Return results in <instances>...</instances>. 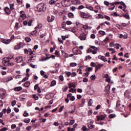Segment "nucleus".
Masks as SVG:
<instances>
[{
    "mask_svg": "<svg viewBox=\"0 0 131 131\" xmlns=\"http://www.w3.org/2000/svg\"><path fill=\"white\" fill-rule=\"evenodd\" d=\"M37 10L38 12L43 13V12H46V10H47V6H46V5L44 4H40L38 5Z\"/></svg>",
    "mask_w": 131,
    "mask_h": 131,
    "instance_id": "f257e3e1",
    "label": "nucleus"
},
{
    "mask_svg": "<svg viewBox=\"0 0 131 131\" xmlns=\"http://www.w3.org/2000/svg\"><path fill=\"white\" fill-rule=\"evenodd\" d=\"M2 63L4 66H10V58H4Z\"/></svg>",
    "mask_w": 131,
    "mask_h": 131,
    "instance_id": "f03ea898",
    "label": "nucleus"
},
{
    "mask_svg": "<svg viewBox=\"0 0 131 131\" xmlns=\"http://www.w3.org/2000/svg\"><path fill=\"white\" fill-rule=\"evenodd\" d=\"M62 7H69L70 6V1L69 0H64L61 2Z\"/></svg>",
    "mask_w": 131,
    "mask_h": 131,
    "instance_id": "7ed1b4c3",
    "label": "nucleus"
},
{
    "mask_svg": "<svg viewBox=\"0 0 131 131\" xmlns=\"http://www.w3.org/2000/svg\"><path fill=\"white\" fill-rule=\"evenodd\" d=\"M104 78H106V81L108 82V83H111V84H112L114 82L113 81H111V77L109 76L108 74L104 75Z\"/></svg>",
    "mask_w": 131,
    "mask_h": 131,
    "instance_id": "20e7f679",
    "label": "nucleus"
},
{
    "mask_svg": "<svg viewBox=\"0 0 131 131\" xmlns=\"http://www.w3.org/2000/svg\"><path fill=\"white\" fill-rule=\"evenodd\" d=\"M80 16L81 18H83L84 19H89V18H90V15L84 12H80Z\"/></svg>",
    "mask_w": 131,
    "mask_h": 131,
    "instance_id": "39448f33",
    "label": "nucleus"
},
{
    "mask_svg": "<svg viewBox=\"0 0 131 131\" xmlns=\"http://www.w3.org/2000/svg\"><path fill=\"white\" fill-rule=\"evenodd\" d=\"M106 118V115H101L97 116V121L104 120Z\"/></svg>",
    "mask_w": 131,
    "mask_h": 131,
    "instance_id": "423d86ee",
    "label": "nucleus"
},
{
    "mask_svg": "<svg viewBox=\"0 0 131 131\" xmlns=\"http://www.w3.org/2000/svg\"><path fill=\"white\" fill-rule=\"evenodd\" d=\"M67 98H68V99H70V101H74V100H75V97L72 96V94L71 93H69L67 95Z\"/></svg>",
    "mask_w": 131,
    "mask_h": 131,
    "instance_id": "0eeeda50",
    "label": "nucleus"
},
{
    "mask_svg": "<svg viewBox=\"0 0 131 131\" xmlns=\"http://www.w3.org/2000/svg\"><path fill=\"white\" fill-rule=\"evenodd\" d=\"M0 96L2 99H5V97H6V91H5V90H1L0 91Z\"/></svg>",
    "mask_w": 131,
    "mask_h": 131,
    "instance_id": "6e6552de",
    "label": "nucleus"
},
{
    "mask_svg": "<svg viewBox=\"0 0 131 131\" xmlns=\"http://www.w3.org/2000/svg\"><path fill=\"white\" fill-rule=\"evenodd\" d=\"M35 60V55L34 54H32L30 55V59H29V62H34Z\"/></svg>",
    "mask_w": 131,
    "mask_h": 131,
    "instance_id": "1a4fd4ad",
    "label": "nucleus"
},
{
    "mask_svg": "<svg viewBox=\"0 0 131 131\" xmlns=\"http://www.w3.org/2000/svg\"><path fill=\"white\" fill-rule=\"evenodd\" d=\"M20 18H22L23 20H24L25 18H26V15L25 14V13L23 11H21L20 12Z\"/></svg>",
    "mask_w": 131,
    "mask_h": 131,
    "instance_id": "9d476101",
    "label": "nucleus"
},
{
    "mask_svg": "<svg viewBox=\"0 0 131 131\" xmlns=\"http://www.w3.org/2000/svg\"><path fill=\"white\" fill-rule=\"evenodd\" d=\"M124 96L126 98H130V93H129V90H126L124 93Z\"/></svg>",
    "mask_w": 131,
    "mask_h": 131,
    "instance_id": "9b49d317",
    "label": "nucleus"
},
{
    "mask_svg": "<svg viewBox=\"0 0 131 131\" xmlns=\"http://www.w3.org/2000/svg\"><path fill=\"white\" fill-rule=\"evenodd\" d=\"M47 20H48V22H53V21H54V20H55V16H48Z\"/></svg>",
    "mask_w": 131,
    "mask_h": 131,
    "instance_id": "f8f14e48",
    "label": "nucleus"
},
{
    "mask_svg": "<svg viewBox=\"0 0 131 131\" xmlns=\"http://www.w3.org/2000/svg\"><path fill=\"white\" fill-rule=\"evenodd\" d=\"M4 11L7 15H10L11 14V10H10V8L8 7H5L4 8Z\"/></svg>",
    "mask_w": 131,
    "mask_h": 131,
    "instance_id": "ddd939ff",
    "label": "nucleus"
},
{
    "mask_svg": "<svg viewBox=\"0 0 131 131\" xmlns=\"http://www.w3.org/2000/svg\"><path fill=\"white\" fill-rule=\"evenodd\" d=\"M23 89L21 86H17L14 88V91L15 92H20V91H22Z\"/></svg>",
    "mask_w": 131,
    "mask_h": 131,
    "instance_id": "4468645a",
    "label": "nucleus"
},
{
    "mask_svg": "<svg viewBox=\"0 0 131 131\" xmlns=\"http://www.w3.org/2000/svg\"><path fill=\"white\" fill-rule=\"evenodd\" d=\"M71 108L72 109V111H69L68 112L69 113H70L71 114H73V113L75 111V106L72 105L71 106Z\"/></svg>",
    "mask_w": 131,
    "mask_h": 131,
    "instance_id": "2eb2a0df",
    "label": "nucleus"
},
{
    "mask_svg": "<svg viewBox=\"0 0 131 131\" xmlns=\"http://www.w3.org/2000/svg\"><path fill=\"white\" fill-rule=\"evenodd\" d=\"M74 55H78V49L74 48L72 49Z\"/></svg>",
    "mask_w": 131,
    "mask_h": 131,
    "instance_id": "dca6fc26",
    "label": "nucleus"
},
{
    "mask_svg": "<svg viewBox=\"0 0 131 131\" xmlns=\"http://www.w3.org/2000/svg\"><path fill=\"white\" fill-rule=\"evenodd\" d=\"M98 59H100V60H102V61H104V62H106L107 61V59H106V58L101 55L98 56Z\"/></svg>",
    "mask_w": 131,
    "mask_h": 131,
    "instance_id": "f3484780",
    "label": "nucleus"
},
{
    "mask_svg": "<svg viewBox=\"0 0 131 131\" xmlns=\"http://www.w3.org/2000/svg\"><path fill=\"white\" fill-rule=\"evenodd\" d=\"M15 61L16 63H20L22 61V57H16L15 58Z\"/></svg>",
    "mask_w": 131,
    "mask_h": 131,
    "instance_id": "a211bd4d",
    "label": "nucleus"
},
{
    "mask_svg": "<svg viewBox=\"0 0 131 131\" xmlns=\"http://www.w3.org/2000/svg\"><path fill=\"white\" fill-rule=\"evenodd\" d=\"M11 80H13V78H12V77H9L6 78L5 82H9V81H11Z\"/></svg>",
    "mask_w": 131,
    "mask_h": 131,
    "instance_id": "6ab92c4d",
    "label": "nucleus"
},
{
    "mask_svg": "<svg viewBox=\"0 0 131 131\" xmlns=\"http://www.w3.org/2000/svg\"><path fill=\"white\" fill-rule=\"evenodd\" d=\"M79 38L81 40H85L86 38V36H85V34L84 35L80 36Z\"/></svg>",
    "mask_w": 131,
    "mask_h": 131,
    "instance_id": "aec40b11",
    "label": "nucleus"
},
{
    "mask_svg": "<svg viewBox=\"0 0 131 131\" xmlns=\"http://www.w3.org/2000/svg\"><path fill=\"white\" fill-rule=\"evenodd\" d=\"M42 27V25L40 24L37 25L36 27H35V30H37L38 29H40V28H41Z\"/></svg>",
    "mask_w": 131,
    "mask_h": 131,
    "instance_id": "412c9836",
    "label": "nucleus"
},
{
    "mask_svg": "<svg viewBox=\"0 0 131 131\" xmlns=\"http://www.w3.org/2000/svg\"><path fill=\"white\" fill-rule=\"evenodd\" d=\"M88 127L90 129H92V128H95V125L89 124L88 125Z\"/></svg>",
    "mask_w": 131,
    "mask_h": 131,
    "instance_id": "4be33fe9",
    "label": "nucleus"
},
{
    "mask_svg": "<svg viewBox=\"0 0 131 131\" xmlns=\"http://www.w3.org/2000/svg\"><path fill=\"white\" fill-rule=\"evenodd\" d=\"M108 117L110 119L114 118L116 117V115L115 114H112L108 116Z\"/></svg>",
    "mask_w": 131,
    "mask_h": 131,
    "instance_id": "5701e85b",
    "label": "nucleus"
},
{
    "mask_svg": "<svg viewBox=\"0 0 131 131\" xmlns=\"http://www.w3.org/2000/svg\"><path fill=\"white\" fill-rule=\"evenodd\" d=\"M36 33H37V31L34 30L30 33V35H33L34 36H36Z\"/></svg>",
    "mask_w": 131,
    "mask_h": 131,
    "instance_id": "b1692460",
    "label": "nucleus"
},
{
    "mask_svg": "<svg viewBox=\"0 0 131 131\" xmlns=\"http://www.w3.org/2000/svg\"><path fill=\"white\" fill-rule=\"evenodd\" d=\"M119 37L120 38H127V35H123L122 34H120V35L119 36Z\"/></svg>",
    "mask_w": 131,
    "mask_h": 131,
    "instance_id": "393cba45",
    "label": "nucleus"
},
{
    "mask_svg": "<svg viewBox=\"0 0 131 131\" xmlns=\"http://www.w3.org/2000/svg\"><path fill=\"white\" fill-rule=\"evenodd\" d=\"M56 2L54 0H50L49 2V3L50 5H51L52 6H53V5H55V4H56Z\"/></svg>",
    "mask_w": 131,
    "mask_h": 131,
    "instance_id": "a878e982",
    "label": "nucleus"
},
{
    "mask_svg": "<svg viewBox=\"0 0 131 131\" xmlns=\"http://www.w3.org/2000/svg\"><path fill=\"white\" fill-rule=\"evenodd\" d=\"M62 55L64 56V58H68V54L66 53L65 52L61 51Z\"/></svg>",
    "mask_w": 131,
    "mask_h": 131,
    "instance_id": "bb28decb",
    "label": "nucleus"
},
{
    "mask_svg": "<svg viewBox=\"0 0 131 131\" xmlns=\"http://www.w3.org/2000/svg\"><path fill=\"white\" fill-rule=\"evenodd\" d=\"M25 40L27 42H30V41H31V39L30 38V37H26L25 38Z\"/></svg>",
    "mask_w": 131,
    "mask_h": 131,
    "instance_id": "cd10ccee",
    "label": "nucleus"
},
{
    "mask_svg": "<svg viewBox=\"0 0 131 131\" xmlns=\"http://www.w3.org/2000/svg\"><path fill=\"white\" fill-rule=\"evenodd\" d=\"M11 39H6L4 43H5V45H9L11 43Z\"/></svg>",
    "mask_w": 131,
    "mask_h": 131,
    "instance_id": "c85d7f7f",
    "label": "nucleus"
},
{
    "mask_svg": "<svg viewBox=\"0 0 131 131\" xmlns=\"http://www.w3.org/2000/svg\"><path fill=\"white\" fill-rule=\"evenodd\" d=\"M56 83H57V82L55 80H53L51 83L50 86H54V85H56Z\"/></svg>",
    "mask_w": 131,
    "mask_h": 131,
    "instance_id": "c756f323",
    "label": "nucleus"
},
{
    "mask_svg": "<svg viewBox=\"0 0 131 131\" xmlns=\"http://www.w3.org/2000/svg\"><path fill=\"white\" fill-rule=\"evenodd\" d=\"M71 67H76V66H77V63L75 62H71L70 63Z\"/></svg>",
    "mask_w": 131,
    "mask_h": 131,
    "instance_id": "7c9ffc66",
    "label": "nucleus"
},
{
    "mask_svg": "<svg viewBox=\"0 0 131 131\" xmlns=\"http://www.w3.org/2000/svg\"><path fill=\"white\" fill-rule=\"evenodd\" d=\"M68 17L69 18H73V17H74V14L71 12H70L68 13Z\"/></svg>",
    "mask_w": 131,
    "mask_h": 131,
    "instance_id": "2f4dec72",
    "label": "nucleus"
},
{
    "mask_svg": "<svg viewBox=\"0 0 131 131\" xmlns=\"http://www.w3.org/2000/svg\"><path fill=\"white\" fill-rule=\"evenodd\" d=\"M29 85H30V82L27 81L25 83V86H26V88L29 87Z\"/></svg>",
    "mask_w": 131,
    "mask_h": 131,
    "instance_id": "473e14b6",
    "label": "nucleus"
},
{
    "mask_svg": "<svg viewBox=\"0 0 131 131\" xmlns=\"http://www.w3.org/2000/svg\"><path fill=\"white\" fill-rule=\"evenodd\" d=\"M69 93H75L76 92V89L73 88H70Z\"/></svg>",
    "mask_w": 131,
    "mask_h": 131,
    "instance_id": "72a5a7b5",
    "label": "nucleus"
},
{
    "mask_svg": "<svg viewBox=\"0 0 131 131\" xmlns=\"http://www.w3.org/2000/svg\"><path fill=\"white\" fill-rule=\"evenodd\" d=\"M81 129H82V130H83V131H88V130H89V128H88L87 127H86V126H82V127L81 128Z\"/></svg>",
    "mask_w": 131,
    "mask_h": 131,
    "instance_id": "f704fd0d",
    "label": "nucleus"
},
{
    "mask_svg": "<svg viewBox=\"0 0 131 131\" xmlns=\"http://www.w3.org/2000/svg\"><path fill=\"white\" fill-rule=\"evenodd\" d=\"M55 50H56V46H54L53 47L50 48V53H53Z\"/></svg>",
    "mask_w": 131,
    "mask_h": 131,
    "instance_id": "c9c22d12",
    "label": "nucleus"
},
{
    "mask_svg": "<svg viewBox=\"0 0 131 131\" xmlns=\"http://www.w3.org/2000/svg\"><path fill=\"white\" fill-rule=\"evenodd\" d=\"M116 27H117V28H118L119 29H123V26L120 25H116Z\"/></svg>",
    "mask_w": 131,
    "mask_h": 131,
    "instance_id": "e433bc0d",
    "label": "nucleus"
},
{
    "mask_svg": "<svg viewBox=\"0 0 131 131\" xmlns=\"http://www.w3.org/2000/svg\"><path fill=\"white\" fill-rule=\"evenodd\" d=\"M15 50H19L21 49V46H20V44H18L17 46L14 47Z\"/></svg>",
    "mask_w": 131,
    "mask_h": 131,
    "instance_id": "4c0bfd02",
    "label": "nucleus"
},
{
    "mask_svg": "<svg viewBox=\"0 0 131 131\" xmlns=\"http://www.w3.org/2000/svg\"><path fill=\"white\" fill-rule=\"evenodd\" d=\"M28 52L30 56H31V55L33 54V51H32L31 49H29Z\"/></svg>",
    "mask_w": 131,
    "mask_h": 131,
    "instance_id": "58836bf2",
    "label": "nucleus"
},
{
    "mask_svg": "<svg viewBox=\"0 0 131 131\" xmlns=\"http://www.w3.org/2000/svg\"><path fill=\"white\" fill-rule=\"evenodd\" d=\"M69 89H72V88H75V85L71 83L69 84Z\"/></svg>",
    "mask_w": 131,
    "mask_h": 131,
    "instance_id": "ea45409f",
    "label": "nucleus"
},
{
    "mask_svg": "<svg viewBox=\"0 0 131 131\" xmlns=\"http://www.w3.org/2000/svg\"><path fill=\"white\" fill-rule=\"evenodd\" d=\"M33 99H34V100H38L39 98H38V96H37L35 94H34L33 95Z\"/></svg>",
    "mask_w": 131,
    "mask_h": 131,
    "instance_id": "a19ab883",
    "label": "nucleus"
},
{
    "mask_svg": "<svg viewBox=\"0 0 131 131\" xmlns=\"http://www.w3.org/2000/svg\"><path fill=\"white\" fill-rule=\"evenodd\" d=\"M24 121L25 123H29L30 122V119H25Z\"/></svg>",
    "mask_w": 131,
    "mask_h": 131,
    "instance_id": "79ce46f5",
    "label": "nucleus"
},
{
    "mask_svg": "<svg viewBox=\"0 0 131 131\" xmlns=\"http://www.w3.org/2000/svg\"><path fill=\"white\" fill-rule=\"evenodd\" d=\"M86 9H88V10H90V11H94V8L91 6H87Z\"/></svg>",
    "mask_w": 131,
    "mask_h": 131,
    "instance_id": "37998d69",
    "label": "nucleus"
},
{
    "mask_svg": "<svg viewBox=\"0 0 131 131\" xmlns=\"http://www.w3.org/2000/svg\"><path fill=\"white\" fill-rule=\"evenodd\" d=\"M110 85L108 84L107 86L105 87V89L107 91V93H109V91L110 90Z\"/></svg>",
    "mask_w": 131,
    "mask_h": 131,
    "instance_id": "c03bdc74",
    "label": "nucleus"
},
{
    "mask_svg": "<svg viewBox=\"0 0 131 131\" xmlns=\"http://www.w3.org/2000/svg\"><path fill=\"white\" fill-rule=\"evenodd\" d=\"M70 31H71L72 32H73V33H75V32H76V31H77V29L74 28L73 29H72L71 30H70Z\"/></svg>",
    "mask_w": 131,
    "mask_h": 131,
    "instance_id": "a18cd8bd",
    "label": "nucleus"
},
{
    "mask_svg": "<svg viewBox=\"0 0 131 131\" xmlns=\"http://www.w3.org/2000/svg\"><path fill=\"white\" fill-rule=\"evenodd\" d=\"M91 80H95L96 79V75H93L90 77Z\"/></svg>",
    "mask_w": 131,
    "mask_h": 131,
    "instance_id": "49530a36",
    "label": "nucleus"
},
{
    "mask_svg": "<svg viewBox=\"0 0 131 131\" xmlns=\"http://www.w3.org/2000/svg\"><path fill=\"white\" fill-rule=\"evenodd\" d=\"M82 28H83V29H84L85 30H88V29H89V26L88 25H83L82 27Z\"/></svg>",
    "mask_w": 131,
    "mask_h": 131,
    "instance_id": "de8ad7c7",
    "label": "nucleus"
},
{
    "mask_svg": "<svg viewBox=\"0 0 131 131\" xmlns=\"http://www.w3.org/2000/svg\"><path fill=\"white\" fill-rule=\"evenodd\" d=\"M98 50V48H96V49H94V50H92V53L95 55V54H97V51Z\"/></svg>",
    "mask_w": 131,
    "mask_h": 131,
    "instance_id": "09e8293b",
    "label": "nucleus"
},
{
    "mask_svg": "<svg viewBox=\"0 0 131 131\" xmlns=\"http://www.w3.org/2000/svg\"><path fill=\"white\" fill-rule=\"evenodd\" d=\"M27 105L28 107H30L32 105V103L31 102L28 101L27 103Z\"/></svg>",
    "mask_w": 131,
    "mask_h": 131,
    "instance_id": "8fccbe9b",
    "label": "nucleus"
},
{
    "mask_svg": "<svg viewBox=\"0 0 131 131\" xmlns=\"http://www.w3.org/2000/svg\"><path fill=\"white\" fill-rule=\"evenodd\" d=\"M24 116L25 117H27V116H28L29 115V114H28V113L26 112V111H25L23 114Z\"/></svg>",
    "mask_w": 131,
    "mask_h": 131,
    "instance_id": "3c124183",
    "label": "nucleus"
},
{
    "mask_svg": "<svg viewBox=\"0 0 131 131\" xmlns=\"http://www.w3.org/2000/svg\"><path fill=\"white\" fill-rule=\"evenodd\" d=\"M104 66V64H98L97 66H96V67L97 68H101V67H103Z\"/></svg>",
    "mask_w": 131,
    "mask_h": 131,
    "instance_id": "603ef678",
    "label": "nucleus"
},
{
    "mask_svg": "<svg viewBox=\"0 0 131 131\" xmlns=\"http://www.w3.org/2000/svg\"><path fill=\"white\" fill-rule=\"evenodd\" d=\"M88 104H89V106H92V105L93 104V100L90 99L88 102Z\"/></svg>",
    "mask_w": 131,
    "mask_h": 131,
    "instance_id": "864d4df0",
    "label": "nucleus"
},
{
    "mask_svg": "<svg viewBox=\"0 0 131 131\" xmlns=\"http://www.w3.org/2000/svg\"><path fill=\"white\" fill-rule=\"evenodd\" d=\"M66 74L67 76H68V77H69V76L71 75V73L70 72H66Z\"/></svg>",
    "mask_w": 131,
    "mask_h": 131,
    "instance_id": "5fc2aeb1",
    "label": "nucleus"
},
{
    "mask_svg": "<svg viewBox=\"0 0 131 131\" xmlns=\"http://www.w3.org/2000/svg\"><path fill=\"white\" fill-rule=\"evenodd\" d=\"M104 18H105V19H106V20H107V21H110V20H111V18H110V17L108 16L107 15H105Z\"/></svg>",
    "mask_w": 131,
    "mask_h": 131,
    "instance_id": "6e6d98bb",
    "label": "nucleus"
},
{
    "mask_svg": "<svg viewBox=\"0 0 131 131\" xmlns=\"http://www.w3.org/2000/svg\"><path fill=\"white\" fill-rule=\"evenodd\" d=\"M24 54H26V55H28L29 51L27 49H25L24 50Z\"/></svg>",
    "mask_w": 131,
    "mask_h": 131,
    "instance_id": "4d7b16f0",
    "label": "nucleus"
},
{
    "mask_svg": "<svg viewBox=\"0 0 131 131\" xmlns=\"http://www.w3.org/2000/svg\"><path fill=\"white\" fill-rule=\"evenodd\" d=\"M77 75V74L76 72H73L72 74H71V76L72 77H75V76H76Z\"/></svg>",
    "mask_w": 131,
    "mask_h": 131,
    "instance_id": "13d9d810",
    "label": "nucleus"
},
{
    "mask_svg": "<svg viewBox=\"0 0 131 131\" xmlns=\"http://www.w3.org/2000/svg\"><path fill=\"white\" fill-rule=\"evenodd\" d=\"M124 18H125L126 19H129V15H128L127 14H126L125 15H123Z\"/></svg>",
    "mask_w": 131,
    "mask_h": 131,
    "instance_id": "bf43d9fd",
    "label": "nucleus"
},
{
    "mask_svg": "<svg viewBox=\"0 0 131 131\" xmlns=\"http://www.w3.org/2000/svg\"><path fill=\"white\" fill-rule=\"evenodd\" d=\"M93 70V68L89 67L87 69H86V71H92Z\"/></svg>",
    "mask_w": 131,
    "mask_h": 131,
    "instance_id": "052dcab7",
    "label": "nucleus"
},
{
    "mask_svg": "<svg viewBox=\"0 0 131 131\" xmlns=\"http://www.w3.org/2000/svg\"><path fill=\"white\" fill-rule=\"evenodd\" d=\"M74 122H75V121L74 120H72L70 122V125H72Z\"/></svg>",
    "mask_w": 131,
    "mask_h": 131,
    "instance_id": "680f3d73",
    "label": "nucleus"
},
{
    "mask_svg": "<svg viewBox=\"0 0 131 131\" xmlns=\"http://www.w3.org/2000/svg\"><path fill=\"white\" fill-rule=\"evenodd\" d=\"M16 105V100H13L12 102V106L14 107Z\"/></svg>",
    "mask_w": 131,
    "mask_h": 131,
    "instance_id": "e2e57ef3",
    "label": "nucleus"
},
{
    "mask_svg": "<svg viewBox=\"0 0 131 131\" xmlns=\"http://www.w3.org/2000/svg\"><path fill=\"white\" fill-rule=\"evenodd\" d=\"M88 81H89V79H88V78H84L83 79V82H88Z\"/></svg>",
    "mask_w": 131,
    "mask_h": 131,
    "instance_id": "0e129e2a",
    "label": "nucleus"
},
{
    "mask_svg": "<svg viewBox=\"0 0 131 131\" xmlns=\"http://www.w3.org/2000/svg\"><path fill=\"white\" fill-rule=\"evenodd\" d=\"M77 72H78L79 74H82V72H81V69H78L77 70Z\"/></svg>",
    "mask_w": 131,
    "mask_h": 131,
    "instance_id": "69168bd1",
    "label": "nucleus"
},
{
    "mask_svg": "<svg viewBox=\"0 0 131 131\" xmlns=\"http://www.w3.org/2000/svg\"><path fill=\"white\" fill-rule=\"evenodd\" d=\"M40 74L41 75V76H43V75H45V72L42 70H41L40 72Z\"/></svg>",
    "mask_w": 131,
    "mask_h": 131,
    "instance_id": "338daca9",
    "label": "nucleus"
},
{
    "mask_svg": "<svg viewBox=\"0 0 131 131\" xmlns=\"http://www.w3.org/2000/svg\"><path fill=\"white\" fill-rule=\"evenodd\" d=\"M8 129L6 127H3L2 129H0V131H6Z\"/></svg>",
    "mask_w": 131,
    "mask_h": 131,
    "instance_id": "774afa93",
    "label": "nucleus"
}]
</instances>
